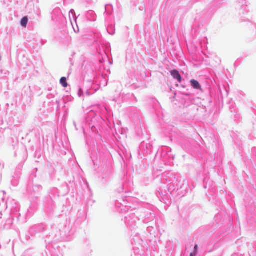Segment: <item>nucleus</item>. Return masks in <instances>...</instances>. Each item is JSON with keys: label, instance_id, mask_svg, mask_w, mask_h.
Returning a JSON list of instances; mask_svg holds the SVG:
<instances>
[{"label": "nucleus", "instance_id": "7ed1b4c3", "mask_svg": "<svg viewBox=\"0 0 256 256\" xmlns=\"http://www.w3.org/2000/svg\"><path fill=\"white\" fill-rule=\"evenodd\" d=\"M60 83L64 88H66L68 86V83L66 82V79L65 77H62L60 79Z\"/></svg>", "mask_w": 256, "mask_h": 256}, {"label": "nucleus", "instance_id": "39448f33", "mask_svg": "<svg viewBox=\"0 0 256 256\" xmlns=\"http://www.w3.org/2000/svg\"><path fill=\"white\" fill-rule=\"evenodd\" d=\"M198 248V244H196L194 246V252H192L190 254H194V255H196Z\"/></svg>", "mask_w": 256, "mask_h": 256}, {"label": "nucleus", "instance_id": "f257e3e1", "mask_svg": "<svg viewBox=\"0 0 256 256\" xmlns=\"http://www.w3.org/2000/svg\"><path fill=\"white\" fill-rule=\"evenodd\" d=\"M170 72L171 74L174 78L180 82H181L182 77L178 70H172Z\"/></svg>", "mask_w": 256, "mask_h": 256}, {"label": "nucleus", "instance_id": "20e7f679", "mask_svg": "<svg viewBox=\"0 0 256 256\" xmlns=\"http://www.w3.org/2000/svg\"><path fill=\"white\" fill-rule=\"evenodd\" d=\"M28 18L26 16H24V17L22 20H21V22H20V24L21 25L24 27V28H26V25H27V23H28Z\"/></svg>", "mask_w": 256, "mask_h": 256}, {"label": "nucleus", "instance_id": "423d86ee", "mask_svg": "<svg viewBox=\"0 0 256 256\" xmlns=\"http://www.w3.org/2000/svg\"><path fill=\"white\" fill-rule=\"evenodd\" d=\"M190 256H196V255H194V254H190Z\"/></svg>", "mask_w": 256, "mask_h": 256}, {"label": "nucleus", "instance_id": "f03ea898", "mask_svg": "<svg viewBox=\"0 0 256 256\" xmlns=\"http://www.w3.org/2000/svg\"><path fill=\"white\" fill-rule=\"evenodd\" d=\"M190 83L192 86L195 89H200L201 86L199 84V82L194 80H190Z\"/></svg>", "mask_w": 256, "mask_h": 256}]
</instances>
